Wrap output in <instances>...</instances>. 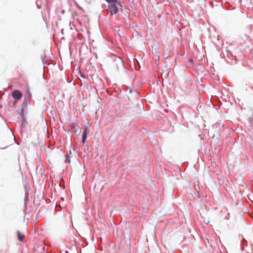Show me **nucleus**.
Wrapping results in <instances>:
<instances>
[{"label": "nucleus", "instance_id": "2", "mask_svg": "<svg viewBox=\"0 0 253 253\" xmlns=\"http://www.w3.org/2000/svg\"><path fill=\"white\" fill-rule=\"evenodd\" d=\"M12 96L16 100H19L21 99L22 97V94L20 91L18 90H15L13 91Z\"/></svg>", "mask_w": 253, "mask_h": 253}, {"label": "nucleus", "instance_id": "6", "mask_svg": "<svg viewBox=\"0 0 253 253\" xmlns=\"http://www.w3.org/2000/svg\"><path fill=\"white\" fill-rule=\"evenodd\" d=\"M108 3H119V0H106Z\"/></svg>", "mask_w": 253, "mask_h": 253}, {"label": "nucleus", "instance_id": "4", "mask_svg": "<svg viewBox=\"0 0 253 253\" xmlns=\"http://www.w3.org/2000/svg\"><path fill=\"white\" fill-rule=\"evenodd\" d=\"M17 235L18 239L19 241H22L25 237V235L23 233H21L20 231H17Z\"/></svg>", "mask_w": 253, "mask_h": 253}, {"label": "nucleus", "instance_id": "1", "mask_svg": "<svg viewBox=\"0 0 253 253\" xmlns=\"http://www.w3.org/2000/svg\"><path fill=\"white\" fill-rule=\"evenodd\" d=\"M118 5H120V2H119V3H110L109 6V9L111 15L116 14L119 10L118 9Z\"/></svg>", "mask_w": 253, "mask_h": 253}, {"label": "nucleus", "instance_id": "7", "mask_svg": "<svg viewBox=\"0 0 253 253\" xmlns=\"http://www.w3.org/2000/svg\"><path fill=\"white\" fill-rule=\"evenodd\" d=\"M66 162L70 163V160L69 158V154L68 153H67L66 156Z\"/></svg>", "mask_w": 253, "mask_h": 253}, {"label": "nucleus", "instance_id": "3", "mask_svg": "<svg viewBox=\"0 0 253 253\" xmlns=\"http://www.w3.org/2000/svg\"><path fill=\"white\" fill-rule=\"evenodd\" d=\"M89 133V130L87 126L84 127L82 136V143H84L86 139V135Z\"/></svg>", "mask_w": 253, "mask_h": 253}, {"label": "nucleus", "instance_id": "8", "mask_svg": "<svg viewBox=\"0 0 253 253\" xmlns=\"http://www.w3.org/2000/svg\"><path fill=\"white\" fill-rule=\"evenodd\" d=\"M70 126L72 129H74L76 127V124L74 123L71 124Z\"/></svg>", "mask_w": 253, "mask_h": 253}, {"label": "nucleus", "instance_id": "5", "mask_svg": "<svg viewBox=\"0 0 253 253\" xmlns=\"http://www.w3.org/2000/svg\"><path fill=\"white\" fill-rule=\"evenodd\" d=\"M115 61L117 63V65H119V66H120L121 67H124L123 61H122V60H121V58H116Z\"/></svg>", "mask_w": 253, "mask_h": 253}]
</instances>
